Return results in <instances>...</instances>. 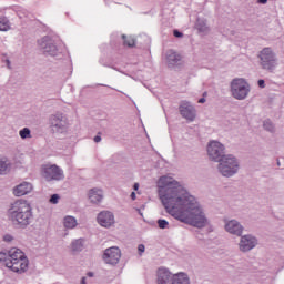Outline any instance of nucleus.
I'll list each match as a JSON object with an SVG mask.
<instances>
[{"instance_id": "f257e3e1", "label": "nucleus", "mask_w": 284, "mask_h": 284, "mask_svg": "<svg viewBox=\"0 0 284 284\" xmlns=\"http://www.w3.org/2000/svg\"><path fill=\"white\" fill-rule=\"evenodd\" d=\"M158 189L162 205L173 219L199 229L207 225V217L196 197L176 180L162 175L158 181Z\"/></svg>"}, {"instance_id": "f03ea898", "label": "nucleus", "mask_w": 284, "mask_h": 284, "mask_svg": "<svg viewBox=\"0 0 284 284\" xmlns=\"http://www.w3.org/2000/svg\"><path fill=\"white\" fill-rule=\"evenodd\" d=\"M8 216L11 223L17 225L20 230H26L31 223L34 222V213L32 212V205L28 201H16L9 210Z\"/></svg>"}, {"instance_id": "7ed1b4c3", "label": "nucleus", "mask_w": 284, "mask_h": 284, "mask_svg": "<svg viewBox=\"0 0 284 284\" xmlns=\"http://www.w3.org/2000/svg\"><path fill=\"white\" fill-rule=\"evenodd\" d=\"M0 262L4 267H8V270L17 274H23L28 271V257H26V253L19 248H11L8 254L1 252Z\"/></svg>"}, {"instance_id": "20e7f679", "label": "nucleus", "mask_w": 284, "mask_h": 284, "mask_svg": "<svg viewBox=\"0 0 284 284\" xmlns=\"http://www.w3.org/2000/svg\"><path fill=\"white\" fill-rule=\"evenodd\" d=\"M217 163V172L222 176L230 179L231 176H234V174H239V159H236V156L233 154L224 155L223 159Z\"/></svg>"}, {"instance_id": "39448f33", "label": "nucleus", "mask_w": 284, "mask_h": 284, "mask_svg": "<svg viewBox=\"0 0 284 284\" xmlns=\"http://www.w3.org/2000/svg\"><path fill=\"white\" fill-rule=\"evenodd\" d=\"M257 59L260 60V68L265 72H274L278 65V58L270 47L262 49L257 54Z\"/></svg>"}, {"instance_id": "423d86ee", "label": "nucleus", "mask_w": 284, "mask_h": 284, "mask_svg": "<svg viewBox=\"0 0 284 284\" xmlns=\"http://www.w3.org/2000/svg\"><path fill=\"white\" fill-rule=\"evenodd\" d=\"M231 94L237 101H244L250 94V83L243 78H235L231 81Z\"/></svg>"}, {"instance_id": "0eeeda50", "label": "nucleus", "mask_w": 284, "mask_h": 284, "mask_svg": "<svg viewBox=\"0 0 284 284\" xmlns=\"http://www.w3.org/2000/svg\"><path fill=\"white\" fill-rule=\"evenodd\" d=\"M207 156L214 163H219L225 154V145L219 141H211L206 146Z\"/></svg>"}, {"instance_id": "6e6552de", "label": "nucleus", "mask_w": 284, "mask_h": 284, "mask_svg": "<svg viewBox=\"0 0 284 284\" xmlns=\"http://www.w3.org/2000/svg\"><path fill=\"white\" fill-rule=\"evenodd\" d=\"M50 128L53 134H63L68 132V118L63 113L52 114L49 119Z\"/></svg>"}, {"instance_id": "1a4fd4ad", "label": "nucleus", "mask_w": 284, "mask_h": 284, "mask_svg": "<svg viewBox=\"0 0 284 284\" xmlns=\"http://www.w3.org/2000/svg\"><path fill=\"white\" fill-rule=\"evenodd\" d=\"M42 176L45 181H63L65 179L63 170L57 164L44 165L42 168Z\"/></svg>"}, {"instance_id": "9d476101", "label": "nucleus", "mask_w": 284, "mask_h": 284, "mask_svg": "<svg viewBox=\"0 0 284 284\" xmlns=\"http://www.w3.org/2000/svg\"><path fill=\"white\" fill-rule=\"evenodd\" d=\"M239 250L240 252L247 253L252 252L256 245H258V237L253 234H246L240 236Z\"/></svg>"}, {"instance_id": "9b49d317", "label": "nucleus", "mask_w": 284, "mask_h": 284, "mask_svg": "<svg viewBox=\"0 0 284 284\" xmlns=\"http://www.w3.org/2000/svg\"><path fill=\"white\" fill-rule=\"evenodd\" d=\"M102 258L106 265H119V261H121V248L111 246L104 250Z\"/></svg>"}, {"instance_id": "f8f14e48", "label": "nucleus", "mask_w": 284, "mask_h": 284, "mask_svg": "<svg viewBox=\"0 0 284 284\" xmlns=\"http://www.w3.org/2000/svg\"><path fill=\"white\" fill-rule=\"evenodd\" d=\"M41 50H43L44 54H49V57H57V52H59V49L57 48V44H54V41L50 39V37H43L40 41H38Z\"/></svg>"}, {"instance_id": "ddd939ff", "label": "nucleus", "mask_w": 284, "mask_h": 284, "mask_svg": "<svg viewBox=\"0 0 284 284\" xmlns=\"http://www.w3.org/2000/svg\"><path fill=\"white\" fill-rule=\"evenodd\" d=\"M224 230L233 236H243L245 227L237 220H225Z\"/></svg>"}, {"instance_id": "4468645a", "label": "nucleus", "mask_w": 284, "mask_h": 284, "mask_svg": "<svg viewBox=\"0 0 284 284\" xmlns=\"http://www.w3.org/2000/svg\"><path fill=\"white\" fill-rule=\"evenodd\" d=\"M97 222L101 227L110 229L116 223L114 220V213L111 211H101L97 216Z\"/></svg>"}, {"instance_id": "2eb2a0df", "label": "nucleus", "mask_w": 284, "mask_h": 284, "mask_svg": "<svg viewBox=\"0 0 284 284\" xmlns=\"http://www.w3.org/2000/svg\"><path fill=\"white\" fill-rule=\"evenodd\" d=\"M180 114L186 121H194L196 119V109L187 101H182L180 104Z\"/></svg>"}, {"instance_id": "dca6fc26", "label": "nucleus", "mask_w": 284, "mask_h": 284, "mask_svg": "<svg viewBox=\"0 0 284 284\" xmlns=\"http://www.w3.org/2000/svg\"><path fill=\"white\" fill-rule=\"evenodd\" d=\"M156 284H173L174 274L168 268H159L156 275Z\"/></svg>"}, {"instance_id": "f3484780", "label": "nucleus", "mask_w": 284, "mask_h": 284, "mask_svg": "<svg viewBox=\"0 0 284 284\" xmlns=\"http://www.w3.org/2000/svg\"><path fill=\"white\" fill-rule=\"evenodd\" d=\"M166 63L168 68H176L181 65V54L174 50H169L166 52Z\"/></svg>"}, {"instance_id": "a211bd4d", "label": "nucleus", "mask_w": 284, "mask_h": 284, "mask_svg": "<svg viewBox=\"0 0 284 284\" xmlns=\"http://www.w3.org/2000/svg\"><path fill=\"white\" fill-rule=\"evenodd\" d=\"M32 192V183L22 182L13 189L14 196H26Z\"/></svg>"}, {"instance_id": "6ab92c4d", "label": "nucleus", "mask_w": 284, "mask_h": 284, "mask_svg": "<svg viewBox=\"0 0 284 284\" xmlns=\"http://www.w3.org/2000/svg\"><path fill=\"white\" fill-rule=\"evenodd\" d=\"M195 30L201 37H206L210 34V26H207V20L205 18H197L195 22Z\"/></svg>"}, {"instance_id": "aec40b11", "label": "nucleus", "mask_w": 284, "mask_h": 284, "mask_svg": "<svg viewBox=\"0 0 284 284\" xmlns=\"http://www.w3.org/2000/svg\"><path fill=\"white\" fill-rule=\"evenodd\" d=\"M12 170V162L7 156L0 158V176H6Z\"/></svg>"}, {"instance_id": "412c9836", "label": "nucleus", "mask_w": 284, "mask_h": 284, "mask_svg": "<svg viewBox=\"0 0 284 284\" xmlns=\"http://www.w3.org/2000/svg\"><path fill=\"white\" fill-rule=\"evenodd\" d=\"M89 199L91 203H101V201H103V191L99 189H91L89 191Z\"/></svg>"}, {"instance_id": "4be33fe9", "label": "nucleus", "mask_w": 284, "mask_h": 284, "mask_svg": "<svg viewBox=\"0 0 284 284\" xmlns=\"http://www.w3.org/2000/svg\"><path fill=\"white\" fill-rule=\"evenodd\" d=\"M173 284H190V276L183 272L173 274Z\"/></svg>"}, {"instance_id": "5701e85b", "label": "nucleus", "mask_w": 284, "mask_h": 284, "mask_svg": "<svg viewBox=\"0 0 284 284\" xmlns=\"http://www.w3.org/2000/svg\"><path fill=\"white\" fill-rule=\"evenodd\" d=\"M83 243H85V240L83 239H78V240H73L71 242V250L74 254L79 253V252H83Z\"/></svg>"}, {"instance_id": "b1692460", "label": "nucleus", "mask_w": 284, "mask_h": 284, "mask_svg": "<svg viewBox=\"0 0 284 284\" xmlns=\"http://www.w3.org/2000/svg\"><path fill=\"white\" fill-rule=\"evenodd\" d=\"M64 227L68 230H74L77 227V219L74 216H65L64 217Z\"/></svg>"}, {"instance_id": "393cba45", "label": "nucleus", "mask_w": 284, "mask_h": 284, "mask_svg": "<svg viewBox=\"0 0 284 284\" xmlns=\"http://www.w3.org/2000/svg\"><path fill=\"white\" fill-rule=\"evenodd\" d=\"M8 30H10V20L6 17L0 18V31L8 32Z\"/></svg>"}, {"instance_id": "a878e982", "label": "nucleus", "mask_w": 284, "mask_h": 284, "mask_svg": "<svg viewBox=\"0 0 284 284\" xmlns=\"http://www.w3.org/2000/svg\"><path fill=\"white\" fill-rule=\"evenodd\" d=\"M122 39H123V44L128 45V48H134V45H136V39L122 34Z\"/></svg>"}, {"instance_id": "bb28decb", "label": "nucleus", "mask_w": 284, "mask_h": 284, "mask_svg": "<svg viewBox=\"0 0 284 284\" xmlns=\"http://www.w3.org/2000/svg\"><path fill=\"white\" fill-rule=\"evenodd\" d=\"M263 128L266 132H271V134H274V132H276V128L274 126V123H272L271 120H265L263 122Z\"/></svg>"}, {"instance_id": "cd10ccee", "label": "nucleus", "mask_w": 284, "mask_h": 284, "mask_svg": "<svg viewBox=\"0 0 284 284\" xmlns=\"http://www.w3.org/2000/svg\"><path fill=\"white\" fill-rule=\"evenodd\" d=\"M19 135L21 139H32V132L28 128H23L19 131Z\"/></svg>"}, {"instance_id": "c85d7f7f", "label": "nucleus", "mask_w": 284, "mask_h": 284, "mask_svg": "<svg viewBox=\"0 0 284 284\" xmlns=\"http://www.w3.org/2000/svg\"><path fill=\"white\" fill-rule=\"evenodd\" d=\"M158 227L160 230H169L170 229V222H168V220H164V219H159L158 220Z\"/></svg>"}, {"instance_id": "c756f323", "label": "nucleus", "mask_w": 284, "mask_h": 284, "mask_svg": "<svg viewBox=\"0 0 284 284\" xmlns=\"http://www.w3.org/2000/svg\"><path fill=\"white\" fill-rule=\"evenodd\" d=\"M59 199H61L59 194H52L49 202L52 203V205H57V203H59Z\"/></svg>"}, {"instance_id": "7c9ffc66", "label": "nucleus", "mask_w": 284, "mask_h": 284, "mask_svg": "<svg viewBox=\"0 0 284 284\" xmlns=\"http://www.w3.org/2000/svg\"><path fill=\"white\" fill-rule=\"evenodd\" d=\"M145 252V245L144 244H139L138 245V253L139 256H143V253Z\"/></svg>"}, {"instance_id": "2f4dec72", "label": "nucleus", "mask_w": 284, "mask_h": 284, "mask_svg": "<svg viewBox=\"0 0 284 284\" xmlns=\"http://www.w3.org/2000/svg\"><path fill=\"white\" fill-rule=\"evenodd\" d=\"M173 36H174L176 39H183V32L179 31V29H174V30H173Z\"/></svg>"}, {"instance_id": "473e14b6", "label": "nucleus", "mask_w": 284, "mask_h": 284, "mask_svg": "<svg viewBox=\"0 0 284 284\" xmlns=\"http://www.w3.org/2000/svg\"><path fill=\"white\" fill-rule=\"evenodd\" d=\"M93 141L94 143H101V133H98V135L93 138Z\"/></svg>"}, {"instance_id": "72a5a7b5", "label": "nucleus", "mask_w": 284, "mask_h": 284, "mask_svg": "<svg viewBox=\"0 0 284 284\" xmlns=\"http://www.w3.org/2000/svg\"><path fill=\"white\" fill-rule=\"evenodd\" d=\"M257 85H258V88H265V80L260 79V80L257 81Z\"/></svg>"}, {"instance_id": "f704fd0d", "label": "nucleus", "mask_w": 284, "mask_h": 284, "mask_svg": "<svg viewBox=\"0 0 284 284\" xmlns=\"http://www.w3.org/2000/svg\"><path fill=\"white\" fill-rule=\"evenodd\" d=\"M3 241H6L7 243H10L11 241H13L12 235H4Z\"/></svg>"}, {"instance_id": "c9c22d12", "label": "nucleus", "mask_w": 284, "mask_h": 284, "mask_svg": "<svg viewBox=\"0 0 284 284\" xmlns=\"http://www.w3.org/2000/svg\"><path fill=\"white\" fill-rule=\"evenodd\" d=\"M257 3L260 6H265V4H267V0H257Z\"/></svg>"}, {"instance_id": "e433bc0d", "label": "nucleus", "mask_w": 284, "mask_h": 284, "mask_svg": "<svg viewBox=\"0 0 284 284\" xmlns=\"http://www.w3.org/2000/svg\"><path fill=\"white\" fill-rule=\"evenodd\" d=\"M131 199H132V201H136V193L135 192L131 193Z\"/></svg>"}, {"instance_id": "4c0bfd02", "label": "nucleus", "mask_w": 284, "mask_h": 284, "mask_svg": "<svg viewBox=\"0 0 284 284\" xmlns=\"http://www.w3.org/2000/svg\"><path fill=\"white\" fill-rule=\"evenodd\" d=\"M87 276H89V278H93V277H94V273L88 272V273H87Z\"/></svg>"}, {"instance_id": "58836bf2", "label": "nucleus", "mask_w": 284, "mask_h": 284, "mask_svg": "<svg viewBox=\"0 0 284 284\" xmlns=\"http://www.w3.org/2000/svg\"><path fill=\"white\" fill-rule=\"evenodd\" d=\"M197 103H205V98H201Z\"/></svg>"}, {"instance_id": "ea45409f", "label": "nucleus", "mask_w": 284, "mask_h": 284, "mask_svg": "<svg viewBox=\"0 0 284 284\" xmlns=\"http://www.w3.org/2000/svg\"><path fill=\"white\" fill-rule=\"evenodd\" d=\"M133 190H139V183H135V184L133 185Z\"/></svg>"}, {"instance_id": "a19ab883", "label": "nucleus", "mask_w": 284, "mask_h": 284, "mask_svg": "<svg viewBox=\"0 0 284 284\" xmlns=\"http://www.w3.org/2000/svg\"><path fill=\"white\" fill-rule=\"evenodd\" d=\"M80 283H81V284H88V283L85 282V277H82Z\"/></svg>"}, {"instance_id": "79ce46f5", "label": "nucleus", "mask_w": 284, "mask_h": 284, "mask_svg": "<svg viewBox=\"0 0 284 284\" xmlns=\"http://www.w3.org/2000/svg\"><path fill=\"white\" fill-rule=\"evenodd\" d=\"M7 67L10 68V60H7Z\"/></svg>"}, {"instance_id": "37998d69", "label": "nucleus", "mask_w": 284, "mask_h": 284, "mask_svg": "<svg viewBox=\"0 0 284 284\" xmlns=\"http://www.w3.org/2000/svg\"><path fill=\"white\" fill-rule=\"evenodd\" d=\"M277 165L281 166V161L277 160Z\"/></svg>"}, {"instance_id": "c03bdc74", "label": "nucleus", "mask_w": 284, "mask_h": 284, "mask_svg": "<svg viewBox=\"0 0 284 284\" xmlns=\"http://www.w3.org/2000/svg\"><path fill=\"white\" fill-rule=\"evenodd\" d=\"M99 85H101V87H103V85L106 87L105 84H99Z\"/></svg>"}]
</instances>
